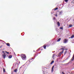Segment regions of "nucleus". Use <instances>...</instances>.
I'll return each instance as SVG.
<instances>
[{"label": "nucleus", "instance_id": "nucleus-1", "mask_svg": "<svg viewBox=\"0 0 74 74\" xmlns=\"http://www.w3.org/2000/svg\"><path fill=\"white\" fill-rule=\"evenodd\" d=\"M22 59L25 60H26V55L25 54H22L20 56Z\"/></svg>", "mask_w": 74, "mask_h": 74}, {"label": "nucleus", "instance_id": "nucleus-2", "mask_svg": "<svg viewBox=\"0 0 74 74\" xmlns=\"http://www.w3.org/2000/svg\"><path fill=\"white\" fill-rule=\"evenodd\" d=\"M64 51V50H62V51H61L60 53L58 54V56L60 57V56H61V55H62V53H63Z\"/></svg>", "mask_w": 74, "mask_h": 74}, {"label": "nucleus", "instance_id": "nucleus-3", "mask_svg": "<svg viewBox=\"0 0 74 74\" xmlns=\"http://www.w3.org/2000/svg\"><path fill=\"white\" fill-rule=\"evenodd\" d=\"M68 41L69 40L68 39L67 40L66 39H65L63 40V42L65 43H67L68 42Z\"/></svg>", "mask_w": 74, "mask_h": 74}, {"label": "nucleus", "instance_id": "nucleus-4", "mask_svg": "<svg viewBox=\"0 0 74 74\" xmlns=\"http://www.w3.org/2000/svg\"><path fill=\"white\" fill-rule=\"evenodd\" d=\"M7 56L5 54H3V55H2V57L3 59H5V57H6Z\"/></svg>", "mask_w": 74, "mask_h": 74}, {"label": "nucleus", "instance_id": "nucleus-5", "mask_svg": "<svg viewBox=\"0 0 74 74\" xmlns=\"http://www.w3.org/2000/svg\"><path fill=\"white\" fill-rule=\"evenodd\" d=\"M62 14H63V12H62V11H60L59 12V15H62Z\"/></svg>", "mask_w": 74, "mask_h": 74}, {"label": "nucleus", "instance_id": "nucleus-6", "mask_svg": "<svg viewBox=\"0 0 74 74\" xmlns=\"http://www.w3.org/2000/svg\"><path fill=\"white\" fill-rule=\"evenodd\" d=\"M74 60V54L73 55V57L71 59V61H73Z\"/></svg>", "mask_w": 74, "mask_h": 74}, {"label": "nucleus", "instance_id": "nucleus-7", "mask_svg": "<svg viewBox=\"0 0 74 74\" xmlns=\"http://www.w3.org/2000/svg\"><path fill=\"white\" fill-rule=\"evenodd\" d=\"M53 68H54V66H53L52 67V68L51 69V72H53Z\"/></svg>", "mask_w": 74, "mask_h": 74}, {"label": "nucleus", "instance_id": "nucleus-8", "mask_svg": "<svg viewBox=\"0 0 74 74\" xmlns=\"http://www.w3.org/2000/svg\"><path fill=\"white\" fill-rule=\"evenodd\" d=\"M57 25H58V26H60V23L59 21H58L57 23Z\"/></svg>", "mask_w": 74, "mask_h": 74}, {"label": "nucleus", "instance_id": "nucleus-9", "mask_svg": "<svg viewBox=\"0 0 74 74\" xmlns=\"http://www.w3.org/2000/svg\"><path fill=\"white\" fill-rule=\"evenodd\" d=\"M12 56L11 55H10L9 56L8 58L9 59H11V58H12Z\"/></svg>", "mask_w": 74, "mask_h": 74}, {"label": "nucleus", "instance_id": "nucleus-10", "mask_svg": "<svg viewBox=\"0 0 74 74\" xmlns=\"http://www.w3.org/2000/svg\"><path fill=\"white\" fill-rule=\"evenodd\" d=\"M6 45H7V46H8V47H10V44L9 43H7Z\"/></svg>", "mask_w": 74, "mask_h": 74}, {"label": "nucleus", "instance_id": "nucleus-11", "mask_svg": "<svg viewBox=\"0 0 74 74\" xmlns=\"http://www.w3.org/2000/svg\"><path fill=\"white\" fill-rule=\"evenodd\" d=\"M74 38V35H73L70 38Z\"/></svg>", "mask_w": 74, "mask_h": 74}, {"label": "nucleus", "instance_id": "nucleus-12", "mask_svg": "<svg viewBox=\"0 0 74 74\" xmlns=\"http://www.w3.org/2000/svg\"><path fill=\"white\" fill-rule=\"evenodd\" d=\"M60 40H61V38H59L58 40L57 41L58 42L59 41H60Z\"/></svg>", "mask_w": 74, "mask_h": 74}, {"label": "nucleus", "instance_id": "nucleus-13", "mask_svg": "<svg viewBox=\"0 0 74 74\" xmlns=\"http://www.w3.org/2000/svg\"><path fill=\"white\" fill-rule=\"evenodd\" d=\"M47 46L45 45H44L43 46V48L45 49H46V47Z\"/></svg>", "mask_w": 74, "mask_h": 74}, {"label": "nucleus", "instance_id": "nucleus-14", "mask_svg": "<svg viewBox=\"0 0 74 74\" xmlns=\"http://www.w3.org/2000/svg\"><path fill=\"white\" fill-rule=\"evenodd\" d=\"M69 26H68V27H72V26H73V25H69Z\"/></svg>", "mask_w": 74, "mask_h": 74}, {"label": "nucleus", "instance_id": "nucleus-15", "mask_svg": "<svg viewBox=\"0 0 74 74\" xmlns=\"http://www.w3.org/2000/svg\"><path fill=\"white\" fill-rule=\"evenodd\" d=\"M67 51L66 50L64 53V55H65L66 54V53H67Z\"/></svg>", "mask_w": 74, "mask_h": 74}, {"label": "nucleus", "instance_id": "nucleus-16", "mask_svg": "<svg viewBox=\"0 0 74 74\" xmlns=\"http://www.w3.org/2000/svg\"><path fill=\"white\" fill-rule=\"evenodd\" d=\"M54 62V61L53 60L52 61V62H51V63H50V64H53V63Z\"/></svg>", "mask_w": 74, "mask_h": 74}, {"label": "nucleus", "instance_id": "nucleus-17", "mask_svg": "<svg viewBox=\"0 0 74 74\" xmlns=\"http://www.w3.org/2000/svg\"><path fill=\"white\" fill-rule=\"evenodd\" d=\"M16 71H17V69H15L14 70V72H15V73H16Z\"/></svg>", "mask_w": 74, "mask_h": 74}, {"label": "nucleus", "instance_id": "nucleus-18", "mask_svg": "<svg viewBox=\"0 0 74 74\" xmlns=\"http://www.w3.org/2000/svg\"><path fill=\"white\" fill-rule=\"evenodd\" d=\"M60 29H61V30H63V28L62 27H61L60 28Z\"/></svg>", "mask_w": 74, "mask_h": 74}, {"label": "nucleus", "instance_id": "nucleus-19", "mask_svg": "<svg viewBox=\"0 0 74 74\" xmlns=\"http://www.w3.org/2000/svg\"><path fill=\"white\" fill-rule=\"evenodd\" d=\"M24 65H25L21 66L20 68V69H21V68L23 67V66H24Z\"/></svg>", "mask_w": 74, "mask_h": 74}, {"label": "nucleus", "instance_id": "nucleus-20", "mask_svg": "<svg viewBox=\"0 0 74 74\" xmlns=\"http://www.w3.org/2000/svg\"><path fill=\"white\" fill-rule=\"evenodd\" d=\"M64 0L65 1V2H67V1H69V0Z\"/></svg>", "mask_w": 74, "mask_h": 74}, {"label": "nucleus", "instance_id": "nucleus-21", "mask_svg": "<svg viewBox=\"0 0 74 74\" xmlns=\"http://www.w3.org/2000/svg\"><path fill=\"white\" fill-rule=\"evenodd\" d=\"M54 54H53V55L52 56V58H53V57L54 56Z\"/></svg>", "mask_w": 74, "mask_h": 74}, {"label": "nucleus", "instance_id": "nucleus-22", "mask_svg": "<svg viewBox=\"0 0 74 74\" xmlns=\"http://www.w3.org/2000/svg\"><path fill=\"white\" fill-rule=\"evenodd\" d=\"M37 54H36L35 55V56H34V57H36V56H37Z\"/></svg>", "mask_w": 74, "mask_h": 74}, {"label": "nucleus", "instance_id": "nucleus-23", "mask_svg": "<svg viewBox=\"0 0 74 74\" xmlns=\"http://www.w3.org/2000/svg\"><path fill=\"white\" fill-rule=\"evenodd\" d=\"M72 3H73V4H74V0H73L72 1Z\"/></svg>", "mask_w": 74, "mask_h": 74}, {"label": "nucleus", "instance_id": "nucleus-24", "mask_svg": "<svg viewBox=\"0 0 74 74\" xmlns=\"http://www.w3.org/2000/svg\"><path fill=\"white\" fill-rule=\"evenodd\" d=\"M58 8H56L54 10H58Z\"/></svg>", "mask_w": 74, "mask_h": 74}, {"label": "nucleus", "instance_id": "nucleus-25", "mask_svg": "<svg viewBox=\"0 0 74 74\" xmlns=\"http://www.w3.org/2000/svg\"><path fill=\"white\" fill-rule=\"evenodd\" d=\"M5 52L6 53H8V54H9V52H7V51H5Z\"/></svg>", "mask_w": 74, "mask_h": 74}, {"label": "nucleus", "instance_id": "nucleus-26", "mask_svg": "<svg viewBox=\"0 0 74 74\" xmlns=\"http://www.w3.org/2000/svg\"><path fill=\"white\" fill-rule=\"evenodd\" d=\"M55 19H56V18H55V17H54L53 18V20H54V21H55Z\"/></svg>", "mask_w": 74, "mask_h": 74}, {"label": "nucleus", "instance_id": "nucleus-27", "mask_svg": "<svg viewBox=\"0 0 74 74\" xmlns=\"http://www.w3.org/2000/svg\"><path fill=\"white\" fill-rule=\"evenodd\" d=\"M3 72L4 73L5 72V69L4 68L3 69Z\"/></svg>", "mask_w": 74, "mask_h": 74}, {"label": "nucleus", "instance_id": "nucleus-28", "mask_svg": "<svg viewBox=\"0 0 74 74\" xmlns=\"http://www.w3.org/2000/svg\"><path fill=\"white\" fill-rule=\"evenodd\" d=\"M55 16H56V17H57V16H58V15H57V14H56L55 15Z\"/></svg>", "mask_w": 74, "mask_h": 74}, {"label": "nucleus", "instance_id": "nucleus-29", "mask_svg": "<svg viewBox=\"0 0 74 74\" xmlns=\"http://www.w3.org/2000/svg\"><path fill=\"white\" fill-rule=\"evenodd\" d=\"M2 46H3L2 45H1V46H0V48H1Z\"/></svg>", "mask_w": 74, "mask_h": 74}, {"label": "nucleus", "instance_id": "nucleus-30", "mask_svg": "<svg viewBox=\"0 0 74 74\" xmlns=\"http://www.w3.org/2000/svg\"><path fill=\"white\" fill-rule=\"evenodd\" d=\"M62 48H66V47H63V46H62Z\"/></svg>", "mask_w": 74, "mask_h": 74}, {"label": "nucleus", "instance_id": "nucleus-31", "mask_svg": "<svg viewBox=\"0 0 74 74\" xmlns=\"http://www.w3.org/2000/svg\"><path fill=\"white\" fill-rule=\"evenodd\" d=\"M2 53H4V51H2Z\"/></svg>", "mask_w": 74, "mask_h": 74}, {"label": "nucleus", "instance_id": "nucleus-32", "mask_svg": "<svg viewBox=\"0 0 74 74\" xmlns=\"http://www.w3.org/2000/svg\"><path fill=\"white\" fill-rule=\"evenodd\" d=\"M64 49L63 48H62L61 49Z\"/></svg>", "mask_w": 74, "mask_h": 74}, {"label": "nucleus", "instance_id": "nucleus-33", "mask_svg": "<svg viewBox=\"0 0 74 74\" xmlns=\"http://www.w3.org/2000/svg\"><path fill=\"white\" fill-rule=\"evenodd\" d=\"M65 49V50H66V51H67V49Z\"/></svg>", "mask_w": 74, "mask_h": 74}, {"label": "nucleus", "instance_id": "nucleus-34", "mask_svg": "<svg viewBox=\"0 0 74 74\" xmlns=\"http://www.w3.org/2000/svg\"><path fill=\"white\" fill-rule=\"evenodd\" d=\"M4 53L3 55H5V53Z\"/></svg>", "mask_w": 74, "mask_h": 74}, {"label": "nucleus", "instance_id": "nucleus-35", "mask_svg": "<svg viewBox=\"0 0 74 74\" xmlns=\"http://www.w3.org/2000/svg\"><path fill=\"white\" fill-rule=\"evenodd\" d=\"M62 74H63V73H64V72H62Z\"/></svg>", "mask_w": 74, "mask_h": 74}, {"label": "nucleus", "instance_id": "nucleus-36", "mask_svg": "<svg viewBox=\"0 0 74 74\" xmlns=\"http://www.w3.org/2000/svg\"><path fill=\"white\" fill-rule=\"evenodd\" d=\"M33 59V58H32V59H31V60H32V59Z\"/></svg>", "mask_w": 74, "mask_h": 74}, {"label": "nucleus", "instance_id": "nucleus-37", "mask_svg": "<svg viewBox=\"0 0 74 74\" xmlns=\"http://www.w3.org/2000/svg\"><path fill=\"white\" fill-rule=\"evenodd\" d=\"M55 51H54V52H53H53H55Z\"/></svg>", "mask_w": 74, "mask_h": 74}, {"label": "nucleus", "instance_id": "nucleus-38", "mask_svg": "<svg viewBox=\"0 0 74 74\" xmlns=\"http://www.w3.org/2000/svg\"><path fill=\"white\" fill-rule=\"evenodd\" d=\"M38 51V50H37L36 51Z\"/></svg>", "mask_w": 74, "mask_h": 74}, {"label": "nucleus", "instance_id": "nucleus-39", "mask_svg": "<svg viewBox=\"0 0 74 74\" xmlns=\"http://www.w3.org/2000/svg\"><path fill=\"white\" fill-rule=\"evenodd\" d=\"M0 41H3V40H0Z\"/></svg>", "mask_w": 74, "mask_h": 74}, {"label": "nucleus", "instance_id": "nucleus-40", "mask_svg": "<svg viewBox=\"0 0 74 74\" xmlns=\"http://www.w3.org/2000/svg\"><path fill=\"white\" fill-rule=\"evenodd\" d=\"M43 74H45V73H44Z\"/></svg>", "mask_w": 74, "mask_h": 74}, {"label": "nucleus", "instance_id": "nucleus-41", "mask_svg": "<svg viewBox=\"0 0 74 74\" xmlns=\"http://www.w3.org/2000/svg\"><path fill=\"white\" fill-rule=\"evenodd\" d=\"M41 50H42V49H41Z\"/></svg>", "mask_w": 74, "mask_h": 74}, {"label": "nucleus", "instance_id": "nucleus-42", "mask_svg": "<svg viewBox=\"0 0 74 74\" xmlns=\"http://www.w3.org/2000/svg\"><path fill=\"white\" fill-rule=\"evenodd\" d=\"M69 53L70 55V53Z\"/></svg>", "mask_w": 74, "mask_h": 74}, {"label": "nucleus", "instance_id": "nucleus-43", "mask_svg": "<svg viewBox=\"0 0 74 74\" xmlns=\"http://www.w3.org/2000/svg\"><path fill=\"white\" fill-rule=\"evenodd\" d=\"M67 59H68V58H67Z\"/></svg>", "mask_w": 74, "mask_h": 74}, {"label": "nucleus", "instance_id": "nucleus-44", "mask_svg": "<svg viewBox=\"0 0 74 74\" xmlns=\"http://www.w3.org/2000/svg\"><path fill=\"white\" fill-rule=\"evenodd\" d=\"M34 52H35V51H34Z\"/></svg>", "mask_w": 74, "mask_h": 74}, {"label": "nucleus", "instance_id": "nucleus-45", "mask_svg": "<svg viewBox=\"0 0 74 74\" xmlns=\"http://www.w3.org/2000/svg\"><path fill=\"white\" fill-rule=\"evenodd\" d=\"M14 54H15V53H14Z\"/></svg>", "mask_w": 74, "mask_h": 74}, {"label": "nucleus", "instance_id": "nucleus-46", "mask_svg": "<svg viewBox=\"0 0 74 74\" xmlns=\"http://www.w3.org/2000/svg\"><path fill=\"white\" fill-rule=\"evenodd\" d=\"M70 52H71V51H70Z\"/></svg>", "mask_w": 74, "mask_h": 74}]
</instances>
